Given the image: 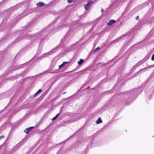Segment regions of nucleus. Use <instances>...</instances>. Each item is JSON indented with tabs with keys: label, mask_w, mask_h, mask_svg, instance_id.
Masks as SVG:
<instances>
[{
	"label": "nucleus",
	"mask_w": 154,
	"mask_h": 154,
	"mask_svg": "<svg viewBox=\"0 0 154 154\" xmlns=\"http://www.w3.org/2000/svg\"><path fill=\"white\" fill-rule=\"evenodd\" d=\"M59 48H60V46H57L55 48H54L52 49L51 50L50 52L48 53H46L43 56H42V57H43L45 55H48L49 54H50L51 53H54L55 52L57 51Z\"/></svg>",
	"instance_id": "7ed1b4c3"
},
{
	"label": "nucleus",
	"mask_w": 154,
	"mask_h": 154,
	"mask_svg": "<svg viewBox=\"0 0 154 154\" xmlns=\"http://www.w3.org/2000/svg\"><path fill=\"white\" fill-rule=\"evenodd\" d=\"M20 68V66H17V67H16L14 69V70H16V69H19Z\"/></svg>",
	"instance_id": "2eb2a0df"
},
{
	"label": "nucleus",
	"mask_w": 154,
	"mask_h": 154,
	"mask_svg": "<svg viewBox=\"0 0 154 154\" xmlns=\"http://www.w3.org/2000/svg\"><path fill=\"white\" fill-rule=\"evenodd\" d=\"M42 91V90L41 89H39L37 91V92L36 93L35 95H34V97L37 94H38L39 93H40Z\"/></svg>",
	"instance_id": "9b49d317"
},
{
	"label": "nucleus",
	"mask_w": 154,
	"mask_h": 154,
	"mask_svg": "<svg viewBox=\"0 0 154 154\" xmlns=\"http://www.w3.org/2000/svg\"><path fill=\"white\" fill-rule=\"evenodd\" d=\"M59 115V113H58L54 118L52 119V120L54 121L56 120L57 118L58 117Z\"/></svg>",
	"instance_id": "f8f14e48"
},
{
	"label": "nucleus",
	"mask_w": 154,
	"mask_h": 154,
	"mask_svg": "<svg viewBox=\"0 0 154 154\" xmlns=\"http://www.w3.org/2000/svg\"><path fill=\"white\" fill-rule=\"evenodd\" d=\"M61 28H60V27H58V29H61Z\"/></svg>",
	"instance_id": "412c9836"
},
{
	"label": "nucleus",
	"mask_w": 154,
	"mask_h": 154,
	"mask_svg": "<svg viewBox=\"0 0 154 154\" xmlns=\"http://www.w3.org/2000/svg\"><path fill=\"white\" fill-rule=\"evenodd\" d=\"M103 9H102V10H101V11H102V12H103Z\"/></svg>",
	"instance_id": "6ab92c4d"
},
{
	"label": "nucleus",
	"mask_w": 154,
	"mask_h": 154,
	"mask_svg": "<svg viewBox=\"0 0 154 154\" xmlns=\"http://www.w3.org/2000/svg\"><path fill=\"white\" fill-rule=\"evenodd\" d=\"M4 137L3 136H1L0 137V139L2 138H3Z\"/></svg>",
	"instance_id": "a211bd4d"
},
{
	"label": "nucleus",
	"mask_w": 154,
	"mask_h": 154,
	"mask_svg": "<svg viewBox=\"0 0 154 154\" xmlns=\"http://www.w3.org/2000/svg\"><path fill=\"white\" fill-rule=\"evenodd\" d=\"M93 2L91 0H90L88 2L87 4L84 5V8L86 10H88L89 9L90 6L91 5Z\"/></svg>",
	"instance_id": "f03ea898"
},
{
	"label": "nucleus",
	"mask_w": 154,
	"mask_h": 154,
	"mask_svg": "<svg viewBox=\"0 0 154 154\" xmlns=\"http://www.w3.org/2000/svg\"><path fill=\"white\" fill-rule=\"evenodd\" d=\"M76 44H75L73 45H71L70 47V48H69V50L72 51L74 49H75L76 48Z\"/></svg>",
	"instance_id": "423d86ee"
},
{
	"label": "nucleus",
	"mask_w": 154,
	"mask_h": 154,
	"mask_svg": "<svg viewBox=\"0 0 154 154\" xmlns=\"http://www.w3.org/2000/svg\"><path fill=\"white\" fill-rule=\"evenodd\" d=\"M54 25L53 23L50 24L46 28H44L39 33H37L35 35V37L38 38H42L41 41H43V39H45V37L48 35V34L50 33L54 30Z\"/></svg>",
	"instance_id": "f257e3e1"
},
{
	"label": "nucleus",
	"mask_w": 154,
	"mask_h": 154,
	"mask_svg": "<svg viewBox=\"0 0 154 154\" xmlns=\"http://www.w3.org/2000/svg\"><path fill=\"white\" fill-rule=\"evenodd\" d=\"M139 17L138 16H137L136 17V20H138L139 19Z\"/></svg>",
	"instance_id": "f3484780"
},
{
	"label": "nucleus",
	"mask_w": 154,
	"mask_h": 154,
	"mask_svg": "<svg viewBox=\"0 0 154 154\" xmlns=\"http://www.w3.org/2000/svg\"><path fill=\"white\" fill-rule=\"evenodd\" d=\"M69 62H64L63 63L59 66V69H61L62 67L64 68H67L69 66Z\"/></svg>",
	"instance_id": "20e7f679"
},
{
	"label": "nucleus",
	"mask_w": 154,
	"mask_h": 154,
	"mask_svg": "<svg viewBox=\"0 0 154 154\" xmlns=\"http://www.w3.org/2000/svg\"><path fill=\"white\" fill-rule=\"evenodd\" d=\"M116 22V21L115 20H112L109 21V22L107 23V24L109 26H110Z\"/></svg>",
	"instance_id": "39448f33"
},
{
	"label": "nucleus",
	"mask_w": 154,
	"mask_h": 154,
	"mask_svg": "<svg viewBox=\"0 0 154 154\" xmlns=\"http://www.w3.org/2000/svg\"><path fill=\"white\" fill-rule=\"evenodd\" d=\"M45 4L43 2H39L37 4V6L38 7H40L45 5Z\"/></svg>",
	"instance_id": "6e6552de"
},
{
	"label": "nucleus",
	"mask_w": 154,
	"mask_h": 154,
	"mask_svg": "<svg viewBox=\"0 0 154 154\" xmlns=\"http://www.w3.org/2000/svg\"><path fill=\"white\" fill-rule=\"evenodd\" d=\"M102 120L100 117L96 121V123L97 124H99L101 123H102Z\"/></svg>",
	"instance_id": "1a4fd4ad"
},
{
	"label": "nucleus",
	"mask_w": 154,
	"mask_h": 154,
	"mask_svg": "<svg viewBox=\"0 0 154 154\" xmlns=\"http://www.w3.org/2000/svg\"><path fill=\"white\" fill-rule=\"evenodd\" d=\"M151 60H154V54H153V55L152 57Z\"/></svg>",
	"instance_id": "dca6fc26"
},
{
	"label": "nucleus",
	"mask_w": 154,
	"mask_h": 154,
	"mask_svg": "<svg viewBox=\"0 0 154 154\" xmlns=\"http://www.w3.org/2000/svg\"><path fill=\"white\" fill-rule=\"evenodd\" d=\"M34 128V127H30L29 128H26V129L24 131L26 133H28L31 130L32 128Z\"/></svg>",
	"instance_id": "0eeeda50"
},
{
	"label": "nucleus",
	"mask_w": 154,
	"mask_h": 154,
	"mask_svg": "<svg viewBox=\"0 0 154 154\" xmlns=\"http://www.w3.org/2000/svg\"><path fill=\"white\" fill-rule=\"evenodd\" d=\"M153 137H154V136H153Z\"/></svg>",
	"instance_id": "4be33fe9"
},
{
	"label": "nucleus",
	"mask_w": 154,
	"mask_h": 154,
	"mask_svg": "<svg viewBox=\"0 0 154 154\" xmlns=\"http://www.w3.org/2000/svg\"><path fill=\"white\" fill-rule=\"evenodd\" d=\"M89 88H90V87H89V86H88V87L87 88V89H89Z\"/></svg>",
	"instance_id": "aec40b11"
},
{
	"label": "nucleus",
	"mask_w": 154,
	"mask_h": 154,
	"mask_svg": "<svg viewBox=\"0 0 154 154\" xmlns=\"http://www.w3.org/2000/svg\"><path fill=\"white\" fill-rule=\"evenodd\" d=\"M84 62V60L83 59H81L78 62V63L79 65H81Z\"/></svg>",
	"instance_id": "9d476101"
},
{
	"label": "nucleus",
	"mask_w": 154,
	"mask_h": 154,
	"mask_svg": "<svg viewBox=\"0 0 154 154\" xmlns=\"http://www.w3.org/2000/svg\"><path fill=\"white\" fill-rule=\"evenodd\" d=\"M100 49V48L99 47H98L95 49L94 50V52H95L96 51H98L99 49Z\"/></svg>",
	"instance_id": "4468645a"
},
{
	"label": "nucleus",
	"mask_w": 154,
	"mask_h": 154,
	"mask_svg": "<svg viewBox=\"0 0 154 154\" xmlns=\"http://www.w3.org/2000/svg\"><path fill=\"white\" fill-rule=\"evenodd\" d=\"M76 0H67L68 2L71 3L72 2H74Z\"/></svg>",
	"instance_id": "ddd939ff"
}]
</instances>
